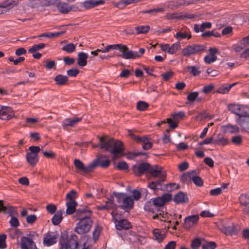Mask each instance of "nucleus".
I'll list each match as a JSON object with an SVG mask.
<instances>
[{"instance_id":"24","label":"nucleus","mask_w":249,"mask_h":249,"mask_svg":"<svg viewBox=\"0 0 249 249\" xmlns=\"http://www.w3.org/2000/svg\"><path fill=\"white\" fill-rule=\"evenodd\" d=\"M13 116L14 114L9 107H2L0 109V118L2 120H9Z\"/></svg>"},{"instance_id":"57","label":"nucleus","mask_w":249,"mask_h":249,"mask_svg":"<svg viewBox=\"0 0 249 249\" xmlns=\"http://www.w3.org/2000/svg\"><path fill=\"white\" fill-rule=\"evenodd\" d=\"M46 209L47 212L51 214L54 213L57 209L56 206L52 204L47 205Z\"/></svg>"},{"instance_id":"64","label":"nucleus","mask_w":249,"mask_h":249,"mask_svg":"<svg viewBox=\"0 0 249 249\" xmlns=\"http://www.w3.org/2000/svg\"><path fill=\"white\" fill-rule=\"evenodd\" d=\"M9 222L11 226L13 227L17 228L19 225L18 219L14 216H12Z\"/></svg>"},{"instance_id":"34","label":"nucleus","mask_w":249,"mask_h":249,"mask_svg":"<svg viewBox=\"0 0 249 249\" xmlns=\"http://www.w3.org/2000/svg\"><path fill=\"white\" fill-rule=\"evenodd\" d=\"M155 239L158 242H161L165 237L166 234L164 231H161L158 229H155L153 231Z\"/></svg>"},{"instance_id":"22","label":"nucleus","mask_w":249,"mask_h":249,"mask_svg":"<svg viewBox=\"0 0 249 249\" xmlns=\"http://www.w3.org/2000/svg\"><path fill=\"white\" fill-rule=\"evenodd\" d=\"M133 204L134 200L131 196H125L122 204L120 205L119 207L124 210H130L132 209Z\"/></svg>"},{"instance_id":"41","label":"nucleus","mask_w":249,"mask_h":249,"mask_svg":"<svg viewBox=\"0 0 249 249\" xmlns=\"http://www.w3.org/2000/svg\"><path fill=\"white\" fill-rule=\"evenodd\" d=\"M181 49V45L179 42H176L172 44V46H170V49H169V54H174L177 53L178 51Z\"/></svg>"},{"instance_id":"38","label":"nucleus","mask_w":249,"mask_h":249,"mask_svg":"<svg viewBox=\"0 0 249 249\" xmlns=\"http://www.w3.org/2000/svg\"><path fill=\"white\" fill-rule=\"evenodd\" d=\"M62 212L61 210L58 211L53 216L52 222L54 225H58L62 220Z\"/></svg>"},{"instance_id":"9","label":"nucleus","mask_w":249,"mask_h":249,"mask_svg":"<svg viewBox=\"0 0 249 249\" xmlns=\"http://www.w3.org/2000/svg\"><path fill=\"white\" fill-rule=\"evenodd\" d=\"M124 151L123 143L120 141L114 140L110 153L113 155L112 160H117L119 156L118 154H121Z\"/></svg>"},{"instance_id":"7","label":"nucleus","mask_w":249,"mask_h":249,"mask_svg":"<svg viewBox=\"0 0 249 249\" xmlns=\"http://www.w3.org/2000/svg\"><path fill=\"white\" fill-rule=\"evenodd\" d=\"M148 173L154 178H158L159 179H162L164 181L166 177V172L163 170L162 167L158 165L150 166Z\"/></svg>"},{"instance_id":"46","label":"nucleus","mask_w":249,"mask_h":249,"mask_svg":"<svg viewBox=\"0 0 249 249\" xmlns=\"http://www.w3.org/2000/svg\"><path fill=\"white\" fill-rule=\"evenodd\" d=\"M45 47L44 43H40L39 44H35L28 50V52L30 53H34L36 51L43 49Z\"/></svg>"},{"instance_id":"20","label":"nucleus","mask_w":249,"mask_h":249,"mask_svg":"<svg viewBox=\"0 0 249 249\" xmlns=\"http://www.w3.org/2000/svg\"><path fill=\"white\" fill-rule=\"evenodd\" d=\"M105 3V0H88L83 2L82 5L86 9H89Z\"/></svg>"},{"instance_id":"54","label":"nucleus","mask_w":249,"mask_h":249,"mask_svg":"<svg viewBox=\"0 0 249 249\" xmlns=\"http://www.w3.org/2000/svg\"><path fill=\"white\" fill-rule=\"evenodd\" d=\"M217 59L216 55H207L204 57V61L207 64L214 62Z\"/></svg>"},{"instance_id":"60","label":"nucleus","mask_w":249,"mask_h":249,"mask_svg":"<svg viewBox=\"0 0 249 249\" xmlns=\"http://www.w3.org/2000/svg\"><path fill=\"white\" fill-rule=\"evenodd\" d=\"M116 167L120 170H125L128 168V166L126 162L121 161L118 163Z\"/></svg>"},{"instance_id":"42","label":"nucleus","mask_w":249,"mask_h":249,"mask_svg":"<svg viewBox=\"0 0 249 249\" xmlns=\"http://www.w3.org/2000/svg\"><path fill=\"white\" fill-rule=\"evenodd\" d=\"M185 70L195 76L198 75L200 73V71L195 66H188L185 68Z\"/></svg>"},{"instance_id":"37","label":"nucleus","mask_w":249,"mask_h":249,"mask_svg":"<svg viewBox=\"0 0 249 249\" xmlns=\"http://www.w3.org/2000/svg\"><path fill=\"white\" fill-rule=\"evenodd\" d=\"M236 84V83L230 85H223L219 87L216 90V93L220 94H227L231 88Z\"/></svg>"},{"instance_id":"15","label":"nucleus","mask_w":249,"mask_h":249,"mask_svg":"<svg viewBox=\"0 0 249 249\" xmlns=\"http://www.w3.org/2000/svg\"><path fill=\"white\" fill-rule=\"evenodd\" d=\"M240 206L243 211L246 214L249 213V196L247 194H241L239 197Z\"/></svg>"},{"instance_id":"35","label":"nucleus","mask_w":249,"mask_h":249,"mask_svg":"<svg viewBox=\"0 0 249 249\" xmlns=\"http://www.w3.org/2000/svg\"><path fill=\"white\" fill-rule=\"evenodd\" d=\"M18 3L19 0H6L2 2L3 4V7H5L7 11L17 5Z\"/></svg>"},{"instance_id":"18","label":"nucleus","mask_w":249,"mask_h":249,"mask_svg":"<svg viewBox=\"0 0 249 249\" xmlns=\"http://www.w3.org/2000/svg\"><path fill=\"white\" fill-rule=\"evenodd\" d=\"M135 139L138 142H142V147L144 150H149L152 147L153 143L150 141V138L147 137L136 136Z\"/></svg>"},{"instance_id":"55","label":"nucleus","mask_w":249,"mask_h":249,"mask_svg":"<svg viewBox=\"0 0 249 249\" xmlns=\"http://www.w3.org/2000/svg\"><path fill=\"white\" fill-rule=\"evenodd\" d=\"M6 235L5 234L0 235V249H3L6 248Z\"/></svg>"},{"instance_id":"23","label":"nucleus","mask_w":249,"mask_h":249,"mask_svg":"<svg viewBox=\"0 0 249 249\" xmlns=\"http://www.w3.org/2000/svg\"><path fill=\"white\" fill-rule=\"evenodd\" d=\"M221 231L225 234L230 235H236L239 232V231L236 229V225L233 224L227 227H222Z\"/></svg>"},{"instance_id":"49","label":"nucleus","mask_w":249,"mask_h":249,"mask_svg":"<svg viewBox=\"0 0 249 249\" xmlns=\"http://www.w3.org/2000/svg\"><path fill=\"white\" fill-rule=\"evenodd\" d=\"M148 107V104L143 101H139L137 105V108L140 111L145 110Z\"/></svg>"},{"instance_id":"8","label":"nucleus","mask_w":249,"mask_h":249,"mask_svg":"<svg viewBox=\"0 0 249 249\" xmlns=\"http://www.w3.org/2000/svg\"><path fill=\"white\" fill-rule=\"evenodd\" d=\"M228 108L232 113L239 117H246L248 116V112L244 109V107L240 105L231 104L228 106Z\"/></svg>"},{"instance_id":"40","label":"nucleus","mask_w":249,"mask_h":249,"mask_svg":"<svg viewBox=\"0 0 249 249\" xmlns=\"http://www.w3.org/2000/svg\"><path fill=\"white\" fill-rule=\"evenodd\" d=\"M150 27L149 25L139 26L135 28L136 33L138 35L142 34H146L150 30Z\"/></svg>"},{"instance_id":"44","label":"nucleus","mask_w":249,"mask_h":249,"mask_svg":"<svg viewBox=\"0 0 249 249\" xmlns=\"http://www.w3.org/2000/svg\"><path fill=\"white\" fill-rule=\"evenodd\" d=\"M231 142L237 146L241 145L243 142V138L241 135L233 136L231 139Z\"/></svg>"},{"instance_id":"62","label":"nucleus","mask_w":249,"mask_h":249,"mask_svg":"<svg viewBox=\"0 0 249 249\" xmlns=\"http://www.w3.org/2000/svg\"><path fill=\"white\" fill-rule=\"evenodd\" d=\"M216 246L215 243L213 242H210L203 244L202 249H215Z\"/></svg>"},{"instance_id":"30","label":"nucleus","mask_w":249,"mask_h":249,"mask_svg":"<svg viewBox=\"0 0 249 249\" xmlns=\"http://www.w3.org/2000/svg\"><path fill=\"white\" fill-rule=\"evenodd\" d=\"M88 57V54L84 52H80L78 54L77 63L80 67H84L87 65V59Z\"/></svg>"},{"instance_id":"32","label":"nucleus","mask_w":249,"mask_h":249,"mask_svg":"<svg viewBox=\"0 0 249 249\" xmlns=\"http://www.w3.org/2000/svg\"><path fill=\"white\" fill-rule=\"evenodd\" d=\"M56 84L58 86H64L67 84L68 81V77L62 74L57 75L54 78Z\"/></svg>"},{"instance_id":"14","label":"nucleus","mask_w":249,"mask_h":249,"mask_svg":"<svg viewBox=\"0 0 249 249\" xmlns=\"http://www.w3.org/2000/svg\"><path fill=\"white\" fill-rule=\"evenodd\" d=\"M113 141L114 139L112 138H108L107 137H100L99 139L100 148L104 149L106 151L110 152Z\"/></svg>"},{"instance_id":"21","label":"nucleus","mask_w":249,"mask_h":249,"mask_svg":"<svg viewBox=\"0 0 249 249\" xmlns=\"http://www.w3.org/2000/svg\"><path fill=\"white\" fill-rule=\"evenodd\" d=\"M174 37L177 39L180 40L183 39L187 38L189 39L191 38L192 36L191 32L187 29H182L180 31L178 32Z\"/></svg>"},{"instance_id":"25","label":"nucleus","mask_w":249,"mask_h":249,"mask_svg":"<svg viewBox=\"0 0 249 249\" xmlns=\"http://www.w3.org/2000/svg\"><path fill=\"white\" fill-rule=\"evenodd\" d=\"M187 195L182 192H180L175 195L174 200L177 204L186 203L188 201Z\"/></svg>"},{"instance_id":"59","label":"nucleus","mask_w":249,"mask_h":249,"mask_svg":"<svg viewBox=\"0 0 249 249\" xmlns=\"http://www.w3.org/2000/svg\"><path fill=\"white\" fill-rule=\"evenodd\" d=\"M214 85L213 84H209L204 86L202 89V92L205 94H208L214 89Z\"/></svg>"},{"instance_id":"63","label":"nucleus","mask_w":249,"mask_h":249,"mask_svg":"<svg viewBox=\"0 0 249 249\" xmlns=\"http://www.w3.org/2000/svg\"><path fill=\"white\" fill-rule=\"evenodd\" d=\"M114 196L116 198L117 202L121 204L123 201V199L125 197V195L123 193H115Z\"/></svg>"},{"instance_id":"3","label":"nucleus","mask_w":249,"mask_h":249,"mask_svg":"<svg viewBox=\"0 0 249 249\" xmlns=\"http://www.w3.org/2000/svg\"><path fill=\"white\" fill-rule=\"evenodd\" d=\"M180 180L184 183L188 184L192 181L197 186L201 187L203 184L202 178L196 175L195 171L188 172L180 177Z\"/></svg>"},{"instance_id":"52","label":"nucleus","mask_w":249,"mask_h":249,"mask_svg":"<svg viewBox=\"0 0 249 249\" xmlns=\"http://www.w3.org/2000/svg\"><path fill=\"white\" fill-rule=\"evenodd\" d=\"M28 5L32 8H38L40 7V0H29Z\"/></svg>"},{"instance_id":"28","label":"nucleus","mask_w":249,"mask_h":249,"mask_svg":"<svg viewBox=\"0 0 249 249\" xmlns=\"http://www.w3.org/2000/svg\"><path fill=\"white\" fill-rule=\"evenodd\" d=\"M229 143L228 138L219 134L217 136V139L213 141V144L221 146H225Z\"/></svg>"},{"instance_id":"45","label":"nucleus","mask_w":249,"mask_h":249,"mask_svg":"<svg viewBox=\"0 0 249 249\" xmlns=\"http://www.w3.org/2000/svg\"><path fill=\"white\" fill-rule=\"evenodd\" d=\"M164 181L162 179H158L156 181H152L148 185V187L152 190H156L158 189V186L161 185V183Z\"/></svg>"},{"instance_id":"43","label":"nucleus","mask_w":249,"mask_h":249,"mask_svg":"<svg viewBox=\"0 0 249 249\" xmlns=\"http://www.w3.org/2000/svg\"><path fill=\"white\" fill-rule=\"evenodd\" d=\"M158 212L159 213H157L156 214L153 215L152 216V218L153 219H158L161 221H165L167 214L164 213L163 211H160V210H159Z\"/></svg>"},{"instance_id":"47","label":"nucleus","mask_w":249,"mask_h":249,"mask_svg":"<svg viewBox=\"0 0 249 249\" xmlns=\"http://www.w3.org/2000/svg\"><path fill=\"white\" fill-rule=\"evenodd\" d=\"M59 0H40V7H46L56 3Z\"/></svg>"},{"instance_id":"6","label":"nucleus","mask_w":249,"mask_h":249,"mask_svg":"<svg viewBox=\"0 0 249 249\" xmlns=\"http://www.w3.org/2000/svg\"><path fill=\"white\" fill-rule=\"evenodd\" d=\"M60 249H76L78 247L77 236L75 235H71L70 239H63L60 242Z\"/></svg>"},{"instance_id":"29","label":"nucleus","mask_w":249,"mask_h":249,"mask_svg":"<svg viewBox=\"0 0 249 249\" xmlns=\"http://www.w3.org/2000/svg\"><path fill=\"white\" fill-rule=\"evenodd\" d=\"M212 27V23L210 22H203L200 25L195 24L194 27L196 33L203 32L205 29H210Z\"/></svg>"},{"instance_id":"26","label":"nucleus","mask_w":249,"mask_h":249,"mask_svg":"<svg viewBox=\"0 0 249 249\" xmlns=\"http://www.w3.org/2000/svg\"><path fill=\"white\" fill-rule=\"evenodd\" d=\"M225 133L230 134H237L240 131L239 127L236 125H232L231 124L223 125L222 126Z\"/></svg>"},{"instance_id":"13","label":"nucleus","mask_w":249,"mask_h":249,"mask_svg":"<svg viewBox=\"0 0 249 249\" xmlns=\"http://www.w3.org/2000/svg\"><path fill=\"white\" fill-rule=\"evenodd\" d=\"M141 236L137 234L135 232L132 231H128L126 235V240L134 246H138L139 243L141 242Z\"/></svg>"},{"instance_id":"61","label":"nucleus","mask_w":249,"mask_h":249,"mask_svg":"<svg viewBox=\"0 0 249 249\" xmlns=\"http://www.w3.org/2000/svg\"><path fill=\"white\" fill-rule=\"evenodd\" d=\"M79 73V71L77 69L72 68L67 71V73L71 77H75Z\"/></svg>"},{"instance_id":"31","label":"nucleus","mask_w":249,"mask_h":249,"mask_svg":"<svg viewBox=\"0 0 249 249\" xmlns=\"http://www.w3.org/2000/svg\"><path fill=\"white\" fill-rule=\"evenodd\" d=\"M56 7L59 11L62 14H66L69 13V5L68 3L64 2H56Z\"/></svg>"},{"instance_id":"19","label":"nucleus","mask_w":249,"mask_h":249,"mask_svg":"<svg viewBox=\"0 0 249 249\" xmlns=\"http://www.w3.org/2000/svg\"><path fill=\"white\" fill-rule=\"evenodd\" d=\"M125 49H126V46L122 44L108 45L104 48L103 53H108L112 50H118L122 54H124Z\"/></svg>"},{"instance_id":"4","label":"nucleus","mask_w":249,"mask_h":249,"mask_svg":"<svg viewBox=\"0 0 249 249\" xmlns=\"http://www.w3.org/2000/svg\"><path fill=\"white\" fill-rule=\"evenodd\" d=\"M206 47L203 45L192 44L187 46L182 50V54L185 56L204 52Z\"/></svg>"},{"instance_id":"10","label":"nucleus","mask_w":249,"mask_h":249,"mask_svg":"<svg viewBox=\"0 0 249 249\" xmlns=\"http://www.w3.org/2000/svg\"><path fill=\"white\" fill-rule=\"evenodd\" d=\"M144 52L145 49L142 48H140L138 52L130 51L126 46V49H125L124 53V54H122L121 56L125 59H135L140 57L144 53Z\"/></svg>"},{"instance_id":"17","label":"nucleus","mask_w":249,"mask_h":249,"mask_svg":"<svg viewBox=\"0 0 249 249\" xmlns=\"http://www.w3.org/2000/svg\"><path fill=\"white\" fill-rule=\"evenodd\" d=\"M199 219L198 215H193L186 217L184 219V227L189 229L196 224Z\"/></svg>"},{"instance_id":"1","label":"nucleus","mask_w":249,"mask_h":249,"mask_svg":"<svg viewBox=\"0 0 249 249\" xmlns=\"http://www.w3.org/2000/svg\"><path fill=\"white\" fill-rule=\"evenodd\" d=\"M91 211L86 207L79 208L75 214V218L78 220L75 228V231L79 234L88 233L93 224L90 216Z\"/></svg>"},{"instance_id":"2","label":"nucleus","mask_w":249,"mask_h":249,"mask_svg":"<svg viewBox=\"0 0 249 249\" xmlns=\"http://www.w3.org/2000/svg\"><path fill=\"white\" fill-rule=\"evenodd\" d=\"M110 164V160L106 156H98L91 163L85 166L84 163L79 160L75 159L74 164L75 167L83 173L87 174L92 172L97 166L103 168H107Z\"/></svg>"},{"instance_id":"56","label":"nucleus","mask_w":249,"mask_h":249,"mask_svg":"<svg viewBox=\"0 0 249 249\" xmlns=\"http://www.w3.org/2000/svg\"><path fill=\"white\" fill-rule=\"evenodd\" d=\"M201 244V242L200 239L198 238H196L192 241L191 246L193 249H197L200 246Z\"/></svg>"},{"instance_id":"27","label":"nucleus","mask_w":249,"mask_h":249,"mask_svg":"<svg viewBox=\"0 0 249 249\" xmlns=\"http://www.w3.org/2000/svg\"><path fill=\"white\" fill-rule=\"evenodd\" d=\"M77 205V203L75 201H69L66 203L67 209L66 213L69 215L73 214L74 213H76V207Z\"/></svg>"},{"instance_id":"58","label":"nucleus","mask_w":249,"mask_h":249,"mask_svg":"<svg viewBox=\"0 0 249 249\" xmlns=\"http://www.w3.org/2000/svg\"><path fill=\"white\" fill-rule=\"evenodd\" d=\"M101 231V228L99 226H96L93 231L92 235L93 236V238L94 240H96L100 234Z\"/></svg>"},{"instance_id":"11","label":"nucleus","mask_w":249,"mask_h":249,"mask_svg":"<svg viewBox=\"0 0 249 249\" xmlns=\"http://www.w3.org/2000/svg\"><path fill=\"white\" fill-rule=\"evenodd\" d=\"M150 164L147 162H142L138 165L133 167V171L137 176H141L146 172H149Z\"/></svg>"},{"instance_id":"12","label":"nucleus","mask_w":249,"mask_h":249,"mask_svg":"<svg viewBox=\"0 0 249 249\" xmlns=\"http://www.w3.org/2000/svg\"><path fill=\"white\" fill-rule=\"evenodd\" d=\"M171 199L172 195L170 194L167 193L163 195L160 197H157L154 198L152 201L156 208H158V207H162L164 205L165 202H168Z\"/></svg>"},{"instance_id":"36","label":"nucleus","mask_w":249,"mask_h":249,"mask_svg":"<svg viewBox=\"0 0 249 249\" xmlns=\"http://www.w3.org/2000/svg\"><path fill=\"white\" fill-rule=\"evenodd\" d=\"M81 118L74 117L72 119H67L64 120L63 126H73L76 125L78 122L81 121Z\"/></svg>"},{"instance_id":"50","label":"nucleus","mask_w":249,"mask_h":249,"mask_svg":"<svg viewBox=\"0 0 249 249\" xmlns=\"http://www.w3.org/2000/svg\"><path fill=\"white\" fill-rule=\"evenodd\" d=\"M198 94L197 91L191 92L187 95V99L190 102H193L197 98Z\"/></svg>"},{"instance_id":"16","label":"nucleus","mask_w":249,"mask_h":249,"mask_svg":"<svg viewBox=\"0 0 249 249\" xmlns=\"http://www.w3.org/2000/svg\"><path fill=\"white\" fill-rule=\"evenodd\" d=\"M57 236L53 232H49L44 235L43 244L46 246H52L57 242Z\"/></svg>"},{"instance_id":"48","label":"nucleus","mask_w":249,"mask_h":249,"mask_svg":"<svg viewBox=\"0 0 249 249\" xmlns=\"http://www.w3.org/2000/svg\"><path fill=\"white\" fill-rule=\"evenodd\" d=\"M75 46L73 43H69L64 46L62 50L68 53H71L75 51Z\"/></svg>"},{"instance_id":"51","label":"nucleus","mask_w":249,"mask_h":249,"mask_svg":"<svg viewBox=\"0 0 249 249\" xmlns=\"http://www.w3.org/2000/svg\"><path fill=\"white\" fill-rule=\"evenodd\" d=\"M106 205L107 206V209L108 210L110 209H116L117 206L113 202V197H111L108 199V200L106 202Z\"/></svg>"},{"instance_id":"33","label":"nucleus","mask_w":249,"mask_h":249,"mask_svg":"<svg viewBox=\"0 0 249 249\" xmlns=\"http://www.w3.org/2000/svg\"><path fill=\"white\" fill-rule=\"evenodd\" d=\"M28 162L32 166H34L38 161V154L33 153H28L26 155Z\"/></svg>"},{"instance_id":"53","label":"nucleus","mask_w":249,"mask_h":249,"mask_svg":"<svg viewBox=\"0 0 249 249\" xmlns=\"http://www.w3.org/2000/svg\"><path fill=\"white\" fill-rule=\"evenodd\" d=\"M164 9L163 8H158L155 9H150L148 10L142 11L141 12L142 14H154L155 13L161 12L163 11Z\"/></svg>"},{"instance_id":"5","label":"nucleus","mask_w":249,"mask_h":249,"mask_svg":"<svg viewBox=\"0 0 249 249\" xmlns=\"http://www.w3.org/2000/svg\"><path fill=\"white\" fill-rule=\"evenodd\" d=\"M111 214L112 216L113 220L115 224V226L117 230H126L131 228V223L127 219H118L119 216L116 211H113Z\"/></svg>"},{"instance_id":"39","label":"nucleus","mask_w":249,"mask_h":249,"mask_svg":"<svg viewBox=\"0 0 249 249\" xmlns=\"http://www.w3.org/2000/svg\"><path fill=\"white\" fill-rule=\"evenodd\" d=\"M144 209L146 211L152 213H155L159 210V208H156L153 201L147 202L144 205Z\"/></svg>"}]
</instances>
